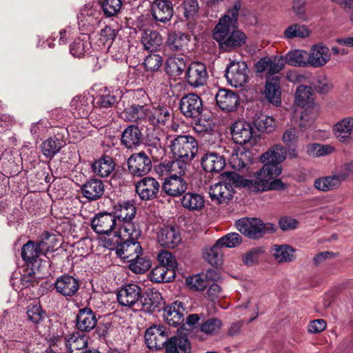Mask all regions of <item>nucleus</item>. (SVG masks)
<instances>
[{
	"mask_svg": "<svg viewBox=\"0 0 353 353\" xmlns=\"http://www.w3.org/2000/svg\"><path fill=\"white\" fill-rule=\"evenodd\" d=\"M241 8V2L236 1L232 8L219 20L213 30L212 37L223 52H230L245 43L247 37L237 27Z\"/></svg>",
	"mask_w": 353,
	"mask_h": 353,
	"instance_id": "nucleus-1",
	"label": "nucleus"
},
{
	"mask_svg": "<svg viewBox=\"0 0 353 353\" xmlns=\"http://www.w3.org/2000/svg\"><path fill=\"white\" fill-rule=\"evenodd\" d=\"M141 234V230L134 223L127 222L121 226L116 234L114 249L117 256L129 263L130 259L141 255L143 250L138 241Z\"/></svg>",
	"mask_w": 353,
	"mask_h": 353,
	"instance_id": "nucleus-2",
	"label": "nucleus"
},
{
	"mask_svg": "<svg viewBox=\"0 0 353 353\" xmlns=\"http://www.w3.org/2000/svg\"><path fill=\"white\" fill-rule=\"evenodd\" d=\"M279 169L274 165H263V168L254 173V179L245 181V188L252 192L258 193L269 190H283L286 185L279 179Z\"/></svg>",
	"mask_w": 353,
	"mask_h": 353,
	"instance_id": "nucleus-3",
	"label": "nucleus"
},
{
	"mask_svg": "<svg viewBox=\"0 0 353 353\" xmlns=\"http://www.w3.org/2000/svg\"><path fill=\"white\" fill-rule=\"evenodd\" d=\"M170 148L175 158L192 161L197 154L199 145L191 135H179L170 141Z\"/></svg>",
	"mask_w": 353,
	"mask_h": 353,
	"instance_id": "nucleus-4",
	"label": "nucleus"
},
{
	"mask_svg": "<svg viewBox=\"0 0 353 353\" xmlns=\"http://www.w3.org/2000/svg\"><path fill=\"white\" fill-rule=\"evenodd\" d=\"M250 70L244 61H231L225 69V78L233 87L243 86L248 81Z\"/></svg>",
	"mask_w": 353,
	"mask_h": 353,
	"instance_id": "nucleus-5",
	"label": "nucleus"
},
{
	"mask_svg": "<svg viewBox=\"0 0 353 353\" xmlns=\"http://www.w3.org/2000/svg\"><path fill=\"white\" fill-rule=\"evenodd\" d=\"M236 229L245 236L258 239L265 233L268 227L261 220L256 218H242L235 223Z\"/></svg>",
	"mask_w": 353,
	"mask_h": 353,
	"instance_id": "nucleus-6",
	"label": "nucleus"
},
{
	"mask_svg": "<svg viewBox=\"0 0 353 353\" xmlns=\"http://www.w3.org/2000/svg\"><path fill=\"white\" fill-rule=\"evenodd\" d=\"M128 168L131 174L136 176H143L152 170V161L147 154L143 152L134 153L127 161Z\"/></svg>",
	"mask_w": 353,
	"mask_h": 353,
	"instance_id": "nucleus-7",
	"label": "nucleus"
},
{
	"mask_svg": "<svg viewBox=\"0 0 353 353\" xmlns=\"http://www.w3.org/2000/svg\"><path fill=\"white\" fill-rule=\"evenodd\" d=\"M168 340L167 328L163 325H153L145 331V341L150 349L160 350L165 347Z\"/></svg>",
	"mask_w": 353,
	"mask_h": 353,
	"instance_id": "nucleus-8",
	"label": "nucleus"
},
{
	"mask_svg": "<svg viewBox=\"0 0 353 353\" xmlns=\"http://www.w3.org/2000/svg\"><path fill=\"white\" fill-rule=\"evenodd\" d=\"M91 226L97 234H109L119 224L113 213L101 212L92 218Z\"/></svg>",
	"mask_w": 353,
	"mask_h": 353,
	"instance_id": "nucleus-9",
	"label": "nucleus"
},
{
	"mask_svg": "<svg viewBox=\"0 0 353 353\" xmlns=\"http://www.w3.org/2000/svg\"><path fill=\"white\" fill-rule=\"evenodd\" d=\"M141 288L135 283H130L123 286L118 292L117 296L119 303L123 306L132 307L139 305Z\"/></svg>",
	"mask_w": 353,
	"mask_h": 353,
	"instance_id": "nucleus-10",
	"label": "nucleus"
},
{
	"mask_svg": "<svg viewBox=\"0 0 353 353\" xmlns=\"http://www.w3.org/2000/svg\"><path fill=\"white\" fill-rule=\"evenodd\" d=\"M179 108L185 117L197 119L202 112L203 103L197 94L190 93L181 99Z\"/></svg>",
	"mask_w": 353,
	"mask_h": 353,
	"instance_id": "nucleus-11",
	"label": "nucleus"
},
{
	"mask_svg": "<svg viewBox=\"0 0 353 353\" xmlns=\"http://www.w3.org/2000/svg\"><path fill=\"white\" fill-rule=\"evenodd\" d=\"M208 77L206 66L201 62L191 63L185 72L186 81L193 88H199L205 85Z\"/></svg>",
	"mask_w": 353,
	"mask_h": 353,
	"instance_id": "nucleus-12",
	"label": "nucleus"
},
{
	"mask_svg": "<svg viewBox=\"0 0 353 353\" xmlns=\"http://www.w3.org/2000/svg\"><path fill=\"white\" fill-rule=\"evenodd\" d=\"M135 189L141 200L149 201L157 196L160 185L154 178L146 176L136 183Z\"/></svg>",
	"mask_w": 353,
	"mask_h": 353,
	"instance_id": "nucleus-13",
	"label": "nucleus"
},
{
	"mask_svg": "<svg viewBox=\"0 0 353 353\" xmlns=\"http://www.w3.org/2000/svg\"><path fill=\"white\" fill-rule=\"evenodd\" d=\"M215 99L218 107L227 112L236 110L239 104V95L228 89H219Z\"/></svg>",
	"mask_w": 353,
	"mask_h": 353,
	"instance_id": "nucleus-14",
	"label": "nucleus"
},
{
	"mask_svg": "<svg viewBox=\"0 0 353 353\" xmlns=\"http://www.w3.org/2000/svg\"><path fill=\"white\" fill-rule=\"evenodd\" d=\"M264 95L270 103L279 106L281 103V78L279 76L267 77Z\"/></svg>",
	"mask_w": 353,
	"mask_h": 353,
	"instance_id": "nucleus-15",
	"label": "nucleus"
},
{
	"mask_svg": "<svg viewBox=\"0 0 353 353\" xmlns=\"http://www.w3.org/2000/svg\"><path fill=\"white\" fill-rule=\"evenodd\" d=\"M76 327L79 331L89 332L97 323L95 312L89 307L80 309L76 316Z\"/></svg>",
	"mask_w": 353,
	"mask_h": 353,
	"instance_id": "nucleus-16",
	"label": "nucleus"
},
{
	"mask_svg": "<svg viewBox=\"0 0 353 353\" xmlns=\"http://www.w3.org/2000/svg\"><path fill=\"white\" fill-rule=\"evenodd\" d=\"M152 15L159 22L169 21L174 13L173 4L170 0H155L152 4Z\"/></svg>",
	"mask_w": 353,
	"mask_h": 353,
	"instance_id": "nucleus-17",
	"label": "nucleus"
},
{
	"mask_svg": "<svg viewBox=\"0 0 353 353\" xmlns=\"http://www.w3.org/2000/svg\"><path fill=\"white\" fill-rule=\"evenodd\" d=\"M287 157L286 148L280 144L271 147L266 152L263 153L260 158L261 161L264 164H271L276 165L281 173V166L280 163L285 160Z\"/></svg>",
	"mask_w": 353,
	"mask_h": 353,
	"instance_id": "nucleus-18",
	"label": "nucleus"
},
{
	"mask_svg": "<svg viewBox=\"0 0 353 353\" xmlns=\"http://www.w3.org/2000/svg\"><path fill=\"white\" fill-rule=\"evenodd\" d=\"M57 292L63 296H73L79 290V281L72 276L65 274L59 277L54 283Z\"/></svg>",
	"mask_w": 353,
	"mask_h": 353,
	"instance_id": "nucleus-19",
	"label": "nucleus"
},
{
	"mask_svg": "<svg viewBox=\"0 0 353 353\" xmlns=\"http://www.w3.org/2000/svg\"><path fill=\"white\" fill-rule=\"evenodd\" d=\"M158 242L165 248H174L181 241V234L178 228L174 226H164L158 233Z\"/></svg>",
	"mask_w": 353,
	"mask_h": 353,
	"instance_id": "nucleus-20",
	"label": "nucleus"
},
{
	"mask_svg": "<svg viewBox=\"0 0 353 353\" xmlns=\"http://www.w3.org/2000/svg\"><path fill=\"white\" fill-rule=\"evenodd\" d=\"M309 65L314 68L325 65L330 59V49L322 44L312 46L310 53L307 54Z\"/></svg>",
	"mask_w": 353,
	"mask_h": 353,
	"instance_id": "nucleus-21",
	"label": "nucleus"
},
{
	"mask_svg": "<svg viewBox=\"0 0 353 353\" xmlns=\"http://www.w3.org/2000/svg\"><path fill=\"white\" fill-rule=\"evenodd\" d=\"M190 161L181 158H175L173 161H165L160 163L159 169L161 172L170 174V176L181 177L184 175L190 167Z\"/></svg>",
	"mask_w": 353,
	"mask_h": 353,
	"instance_id": "nucleus-22",
	"label": "nucleus"
},
{
	"mask_svg": "<svg viewBox=\"0 0 353 353\" xmlns=\"http://www.w3.org/2000/svg\"><path fill=\"white\" fill-rule=\"evenodd\" d=\"M231 134L236 143L243 145L252 137V128L250 123L244 121H237L231 128Z\"/></svg>",
	"mask_w": 353,
	"mask_h": 353,
	"instance_id": "nucleus-23",
	"label": "nucleus"
},
{
	"mask_svg": "<svg viewBox=\"0 0 353 353\" xmlns=\"http://www.w3.org/2000/svg\"><path fill=\"white\" fill-rule=\"evenodd\" d=\"M82 195L89 201L100 199L105 191L103 182L97 179H91L83 183L81 187Z\"/></svg>",
	"mask_w": 353,
	"mask_h": 353,
	"instance_id": "nucleus-24",
	"label": "nucleus"
},
{
	"mask_svg": "<svg viewBox=\"0 0 353 353\" xmlns=\"http://www.w3.org/2000/svg\"><path fill=\"white\" fill-rule=\"evenodd\" d=\"M143 134L137 125H130L122 132L121 143L128 149H134L141 143Z\"/></svg>",
	"mask_w": 353,
	"mask_h": 353,
	"instance_id": "nucleus-25",
	"label": "nucleus"
},
{
	"mask_svg": "<svg viewBox=\"0 0 353 353\" xmlns=\"http://www.w3.org/2000/svg\"><path fill=\"white\" fill-rule=\"evenodd\" d=\"M334 134L341 143H350L353 141V118H345L336 123Z\"/></svg>",
	"mask_w": 353,
	"mask_h": 353,
	"instance_id": "nucleus-26",
	"label": "nucleus"
},
{
	"mask_svg": "<svg viewBox=\"0 0 353 353\" xmlns=\"http://www.w3.org/2000/svg\"><path fill=\"white\" fill-rule=\"evenodd\" d=\"M234 190L230 184H225L223 181L219 182L212 185L209 194L212 201L221 204L227 203L232 198Z\"/></svg>",
	"mask_w": 353,
	"mask_h": 353,
	"instance_id": "nucleus-27",
	"label": "nucleus"
},
{
	"mask_svg": "<svg viewBox=\"0 0 353 353\" xmlns=\"http://www.w3.org/2000/svg\"><path fill=\"white\" fill-rule=\"evenodd\" d=\"M201 166L208 172H221L225 165V159L216 152H207L201 159Z\"/></svg>",
	"mask_w": 353,
	"mask_h": 353,
	"instance_id": "nucleus-28",
	"label": "nucleus"
},
{
	"mask_svg": "<svg viewBox=\"0 0 353 353\" xmlns=\"http://www.w3.org/2000/svg\"><path fill=\"white\" fill-rule=\"evenodd\" d=\"M65 144L63 137L59 134L50 137L41 143V152L45 157L52 159Z\"/></svg>",
	"mask_w": 353,
	"mask_h": 353,
	"instance_id": "nucleus-29",
	"label": "nucleus"
},
{
	"mask_svg": "<svg viewBox=\"0 0 353 353\" xmlns=\"http://www.w3.org/2000/svg\"><path fill=\"white\" fill-rule=\"evenodd\" d=\"M113 214L116 216L119 229L125 223H132L131 220L136 214V208L131 201H124L115 206Z\"/></svg>",
	"mask_w": 353,
	"mask_h": 353,
	"instance_id": "nucleus-30",
	"label": "nucleus"
},
{
	"mask_svg": "<svg viewBox=\"0 0 353 353\" xmlns=\"http://www.w3.org/2000/svg\"><path fill=\"white\" fill-rule=\"evenodd\" d=\"M181 303L174 302L165 307L163 318L170 325L176 327L184 321L183 313L181 311Z\"/></svg>",
	"mask_w": 353,
	"mask_h": 353,
	"instance_id": "nucleus-31",
	"label": "nucleus"
},
{
	"mask_svg": "<svg viewBox=\"0 0 353 353\" xmlns=\"http://www.w3.org/2000/svg\"><path fill=\"white\" fill-rule=\"evenodd\" d=\"M187 188L186 181L181 177L170 176L165 179L162 190L168 195L178 196L184 193Z\"/></svg>",
	"mask_w": 353,
	"mask_h": 353,
	"instance_id": "nucleus-32",
	"label": "nucleus"
},
{
	"mask_svg": "<svg viewBox=\"0 0 353 353\" xmlns=\"http://www.w3.org/2000/svg\"><path fill=\"white\" fill-rule=\"evenodd\" d=\"M148 109L144 105H132L121 112V118L125 121L141 123L148 120Z\"/></svg>",
	"mask_w": 353,
	"mask_h": 353,
	"instance_id": "nucleus-33",
	"label": "nucleus"
},
{
	"mask_svg": "<svg viewBox=\"0 0 353 353\" xmlns=\"http://www.w3.org/2000/svg\"><path fill=\"white\" fill-rule=\"evenodd\" d=\"M190 343L184 336L171 337L166 344L165 353H190Z\"/></svg>",
	"mask_w": 353,
	"mask_h": 353,
	"instance_id": "nucleus-34",
	"label": "nucleus"
},
{
	"mask_svg": "<svg viewBox=\"0 0 353 353\" xmlns=\"http://www.w3.org/2000/svg\"><path fill=\"white\" fill-rule=\"evenodd\" d=\"M141 41L144 49L150 52L156 51L162 44L161 34L152 30H145L141 33Z\"/></svg>",
	"mask_w": 353,
	"mask_h": 353,
	"instance_id": "nucleus-35",
	"label": "nucleus"
},
{
	"mask_svg": "<svg viewBox=\"0 0 353 353\" xmlns=\"http://www.w3.org/2000/svg\"><path fill=\"white\" fill-rule=\"evenodd\" d=\"M148 121L152 125H164L171 118L169 109L167 107L159 105L152 110L148 109Z\"/></svg>",
	"mask_w": 353,
	"mask_h": 353,
	"instance_id": "nucleus-36",
	"label": "nucleus"
},
{
	"mask_svg": "<svg viewBox=\"0 0 353 353\" xmlns=\"http://www.w3.org/2000/svg\"><path fill=\"white\" fill-rule=\"evenodd\" d=\"M295 250L287 244L274 245L272 254L279 263H290L294 260Z\"/></svg>",
	"mask_w": 353,
	"mask_h": 353,
	"instance_id": "nucleus-37",
	"label": "nucleus"
},
{
	"mask_svg": "<svg viewBox=\"0 0 353 353\" xmlns=\"http://www.w3.org/2000/svg\"><path fill=\"white\" fill-rule=\"evenodd\" d=\"M341 182L334 172L329 176L317 178L314 180V186L315 188L323 192H329L338 189Z\"/></svg>",
	"mask_w": 353,
	"mask_h": 353,
	"instance_id": "nucleus-38",
	"label": "nucleus"
},
{
	"mask_svg": "<svg viewBox=\"0 0 353 353\" xmlns=\"http://www.w3.org/2000/svg\"><path fill=\"white\" fill-rule=\"evenodd\" d=\"M299 126L301 130H306L311 128L318 115L319 106L316 104H310L302 108Z\"/></svg>",
	"mask_w": 353,
	"mask_h": 353,
	"instance_id": "nucleus-39",
	"label": "nucleus"
},
{
	"mask_svg": "<svg viewBox=\"0 0 353 353\" xmlns=\"http://www.w3.org/2000/svg\"><path fill=\"white\" fill-rule=\"evenodd\" d=\"M181 205L190 211H199L204 207L205 200L201 194L188 192L183 196Z\"/></svg>",
	"mask_w": 353,
	"mask_h": 353,
	"instance_id": "nucleus-40",
	"label": "nucleus"
},
{
	"mask_svg": "<svg viewBox=\"0 0 353 353\" xmlns=\"http://www.w3.org/2000/svg\"><path fill=\"white\" fill-rule=\"evenodd\" d=\"M115 164L112 158L104 156L92 165L93 172L99 176L107 177L114 170Z\"/></svg>",
	"mask_w": 353,
	"mask_h": 353,
	"instance_id": "nucleus-41",
	"label": "nucleus"
},
{
	"mask_svg": "<svg viewBox=\"0 0 353 353\" xmlns=\"http://www.w3.org/2000/svg\"><path fill=\"white\" fill-rule=\"evenodd\" d=\"M43 252L35 241H28L21 248V257L25 262L34 265Z\"/></svg>",
	"mask_w": 353,
	"mask_h": 353,
	"instance_id": "nucleus-42",
	"label": "nucleus"
},
{
	"mask_svg": "<svg viewBox=\"0 0 353 353\" xmlns=\"http://www.w3.org/2000/svg\"><path fill=\"white\" fill-rule=\"evenodd\" d=\"M190 41V35L181 32H172L168 34V44L172 50H184Z\"/></svg>",
	"mask_w": 353,
	"mask_h": 353,
	"instance_id": "nucleus-43",
	"label": "nucleus"
},
{
	"mask_svg": "<svg viewBox=\"0 0 353 353\" xmlns=\"http://www.w3.org/2000/svg\"><path fill=\"white\" fill-rule=\"evenodd\" d=\"M66 345L70 353H84L88 347V338L79 332L73 333L66 340Z\"/></svg>",
	"mask_w": 353,
	"mask_h": 353,
	"instance_id": "nucleus-44",
	"label": "nucleus"
},
{
	"mask_svg": "<svg viewBox=\"0 0 353 353\" xmlns=\"http://www.w3.org/2000/svg\"><path fill=\"white\" fill-rule=\"evenodd\" d=\"M187 67V63L183 57H171L165 63V72L171 77H176L182 74Z\"/></svg>",
	"mask_w": 353,
	"mask_h": 353,
	"instance_id": "nucleus-45",
	"label": "nucleus"
},
{
	"mask_svg": "<svg viewBox=\"0 0 353 353\" xmlns=\"http://www.w3.org/2000/svg\"><path fill=\"white\" fill-rule=\"evenodd\" d=\"M90 48L91 43L89 41V37L83 36L74 40L70 44V51L73 57L80 58L88 53Z\"/></svg>",
	"mask_w": 353,
	"mask_h": 353,
	"instance_id": "nucleus-46",
	"label": "nucleus"
},
{
	"mask_svg": "<svg viewBox=\"0 0 353 353\" xmlns=\"http://www.w3.org/2000/svg\"><path fill=\"white\" fill-rule=\"evenodd\" d=\"M307 53L305 50H294L290 51L285 57V62L293 66L305 67L309 65Z\"/></svg>",
	"mask_w": 353,
	"mask_h": 353,
	"instance_id": "nucleus-47",
	"label": "nucleus"
},
{
	"mask_svg": "<svg viewBox=\"0 0 353 353\" xmlns=\"http://www.w3.org/2000/svg\"><path fill=\"white\" fill-rule=\"evenodd\" d=\"M174 272L171 269L159 265L152 270L150 279L155 283L169 282L174 277Z\"/></svg>",
	"mask_w": 353,
	"mask_h": 353,
	"instance_id": "nucleus-48",
	"label": "nucleus"
},
{
	"mask_svg": "<svg viewBox=\"0 0 353 353\" xmlns=\"http://www.w3.org/2000/svg\"><path fill=\"white\" fill-rule=\"evenodd\" d=\"M255 127L259 131L270 133L276 127V121L272 117L261 113L253 121Z\"/></svg>",
	"mask_w": 353,
	"mask_h": 353,
	"instance_id": "nucleus-49",
	"label": "nucleus"
},
{
	"mask_svg": "<svg viewBox=\"0 0 353 353\" xmlns=\"http://www.w3.org/2000/svg\"><path fill=\"white\" fill-rule=\"evenodd\" d=\"M296 102L301 108L315 104L313 101L312 88L304 85H299L296 92Z\"/></svg>",
	"mask_w": 353,
	"mask_h": 353,
	"instance_id": "nucleus-50",
	"label": "nucleus"
},
{
	"mask_svg": "<svg viewBox=\"0 0 353 353\" xmlns=\"http://www.w3.org/2000/svg\"><path fill=\"white\" fill-rule=\"evenodd\" d=\"M70 106L74 110V114L79 117H85L88 115L91 107L85 97H75L70 102Z\"/></svg>",
	"mask_w": 353,
	"mask_h": 353,
	"instance_id": "nucleus-51",
	"label": "nucleus"
},
{
	"mask_svg": "<svg viewBox=\"0 0 353 353\" xmlns=\"http://www.w3.org/2000/svg\"><path fill=\"white\" fill-rule=\"evenodd\" d=\"M310 33V30L305 26L294 23L285 28L283 35L287 39H292L294 38L303 39L307 37Z\"/></svg>",
	"mask_w": 353,
	"mask_h": 353,
	"instance_id": "nucleus-52",
	"label": "nucleus"
},
{
	"mask_svg": "<svg viewBox=\"0 0 353 353\" xmlns=\"http://www.w3.org/2000/svg\"><path fill=\"white\" fill-rule=\"evenodd\" d=\"M251 163L250 152H236L233 153L230 159L231 166L238 170L244 168Z\"/></svg>",
	"mask_w": 353,
	"mask_h": 353,
	"instance_id": "nucleus-53",
	"label": "nucleus"
},
{
	"mask_svg": "<svg viewBox=\"0 0 353 353\" xmlns=\"http://www.w3.org/2000/svg\"><path fill=\"white\" fill-rule=\"evenodd\" d=\"M151 267V261L149 259L145 256L134 257L133 259H130L129 262V268L133 272L136 274H143L148 271Z\"/></svg>",
	"mask_w": 353,
	"mask_h": 353,
	"instance_id": "nucleus-54",
	"label": "nucleus"
},
{
	"mask_svg": "<svg viewBox=\"0 0 353 353\" xmlns=\"http://www.w3.org/2000/svg\"><path fill=\"white\" fill-rule=\"evenodd\" d=\"M159 296L160 294L157 292H145L141 294L139 303L143 306V310L152 311L158 307Z\"/></svg>",
	"mask_w": 353,
	"mask_h": 353,
	"instance_id": "nucleus-55",
	"label": "nucleus"
},
{
	"mask_svg": "<svg viewBox=\"0 0 353 353\" xmlns=\"http://www.w3.org/2000/svg\"><path fill=\"white\" fill-rule=\"evenodd\" d=\"M221 245L216 243L211 248L205 250L204 252V258L210 264L213 266H217L220 264L222 259V252Z\"/></svg>",
	"mask_w": 353,
	"mask_h": 353,
	"instance_id": "nucleus-56",
	"label": "nucleus"
},
{
	"mask_svg": "<svg viewBox=\"0 0 353 353\" xmlns=\"http://www.w3.org/2000/svg\"><path fill=\"white\" fill-rule=\"evenodd\" d=\"M122 2L121 0H103L101 8L106 17L116 16L121 10Z\"/></svg>",
	"mask_w": 353,
	"mask_h": 353,
	"instance_id": "nucleus-57",
	"label": "nucleus"
},
{
	"mask_svg": "<svg viewBox=\"0 0 353 353\" xmlns=\"http://www.w3.org/2000/svg\"><path fill=\"white\" fill-rule=\"evenodd\" d=\"M333 151L334 148L331 145L319 143L309 144L306 148L307 154L313 157L326 156L331 154Z\"/></svg>",
	"mask_w": 353,
	"mask_h": 353,
	"instance_id": "nucleus-58",
	"label": "nucleus"
},
{
	"mask_svg": "<svg viewBox=\"0 0 353 353\" xmlns=\"http://www.w3.org/2000/svg\"><path fill=\"white\" fill-rule=\"evenodd\" d=\"M221 179L225 184H230L232 188L244 187L245 188V181L247 179L234 172H225L221 174Z\"/></svg>",
	"mask_w": 353,
	"mask_h": 353,
	"instance_id": "nucleus-59",
	"label": "nucleus"
},
{
	"mask_svg": "<svg viewBox=\"0 0 353 353\" xmlns=\"http://www.w3.org/2000/svg\"><path fill=\"white\" fill-rule=\"evenodd\" d=\"M120 100V97L114 91L105 90L104 92L100 95L97 103L101 108H108L112 107Z\"/></svg>",
	"mask_w": 353,
	"mask_h": 353,
	"instance_id": "nucleus-60",
	"label": "nucleus"
},
{
	"mask_svg": "<svg viewBox=\"0 0 353 353\" xmlns=\"http://www.w3.org/2000/svg\"><path fill=\"white\" fill-rule=\"evenodd\" d=\"M28 319L34 324L40 323L46 316L45 312L39 304H30L27 307Z\"/></svg>",
	"mask_w": 353,
	"mask_h": 353,
	"instance_id": "nucleus-61",
	"label": "nucleus"
},
{
	"mask_svg": "<svg viewBox=\"0 0 353 353\" xmlns=\"http://www.w3.org/2000/svg\"><path fill=\"white\" fill-rule=\"evenodd\" d=\"M223 325L222 321L217 318H211L203 322L201 325V331L206 334H217Z\"/></svg>",
	"mask_w": 353,
	"mask_h": 353,
	"instance_id": "nucleus-62",
	"label": "nucleus"
},
{
	"mask_svg": "<svg viewBox=\"0 0 353 353\" xmlns=\"http://www.w3.org/2000/svg\"><path fill=\"white\" fill-rule=\"evenodd\" d=\"M148 152L151 155L154 160H159L161 159L164 154L165 150L159 139L154 138L150 140L148 144Z\"/></svg>",
	"mask_w": 353,
	"mask_h": 353,
	"instance_id": "nucleus-63",
	"label": "nucleus"
},
{
	"mask_svg": "<svg viewBox=\"0 0 353 353\" xmlns=\"http://www.w3.org/2000/svg\"><path fill=\"white\" fill-rule=\"evenodd\" d=\"M221 247L235 248L242 241L241 235L236 232L229 233L216 241Z\"/></svg>",
	"mask_w": 353,
	"mask_h": 353,
	"instance_id": "nucleus-64",
	"label": "nucleus"
}]
</instances>
